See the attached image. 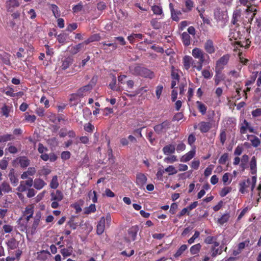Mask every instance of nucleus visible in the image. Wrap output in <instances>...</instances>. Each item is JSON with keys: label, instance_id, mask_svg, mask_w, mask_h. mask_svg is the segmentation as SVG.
Returning <instances> with one entry per match:
<instances>
[{"label": "nucleus", "instance_id": "1", "mask_svg": "<svg viewBox=\"0 0 261 261\" xmlns=\"http://www.w3.org/2000/svg\"><path fill=\"white\" fill-rule=\"evenodd\" d=\"M256 182V175L252 176L250 178H247L241 181L239 184L240 192L244 194L249 191H253Z\"/></svg>", "mask_w": 261, "mask_h": 261}, {"label": "nucleus", "instance_id": "2", "mask_svg": "<svg viewBox=\"0 0 261 261\" xmlns=\"http://www.w3.org/2000/svg\"><path fill=\"white\" fill-rule=\"evenodd\" d=\"M129 70L132 74L135 75H140L150 79H152L154 76L153 72L144 66H129Z\"/></svg>", "mask_w": 261, "mask_h": 261}, {"label": "nucleus", "instance_id": "3", "mask_svg": "<svg viewBox=\"0 0 261 261\" xmlns=\"http://www.w3.org/2000/svg\"><path fill=\"white\" fill-rule=\"evenodd\" d=\"M215 18L219 21H221L224 24L227 22L228 14L226 7H219L214 13Z\"/></svg>", "mask_w": 261, "mask_h": 261}, {"label": "nucleus", "instance_id": "4", "mask_svg": "<svg viewBox=\"0 0 261 261\" xmlns=\"http://www.w3.org/2000/svg\"><path fill=\"white\" fill-rule=\"evenodd\" d=\"M96 82V79L93 77L89 84L79 89L77 91V95H79V97H83L88 94L91 91L93 87L95 85Z\"/></svg>", "mask_w": 261, "mask_h": 261}, {"label": "nucleus", "instance_id": "5", "mask_svg": "<svg viewBox=\"0 0 261 261\" xmlns=\"http://www.w3.org/2000/svg\"><path fill=\"white\" fill-rule=\"evenodd\" d=\"M170 122L165 120L160 124L155 125L153 127L154 130L158 134H161L166 133L167 130L170 128Z\"/></svg>", "mask_w": 261, "mask_h": 261}, {"label": "nucleus", "instance_id": "6", "mask_svg": "<svg viewBox=\"0 0 261 261\" xmlns=\"http://www.w3.org/2000/svg\"><path fill=\"white\" fill-rule=\"evenodd\" d=\"M33 184L32 178H28L27 180H22L20 182V185L17 188V190L19 192H23L30 189Z\"/></svg>", "mask_w": 261, "mask_h": 261}, {"label": "nucleus", "instance_id": "7", "mask_svg": "<svg viewBox=\"0 0 261 261\" xmlns=\"http://www.w3.org/2000/svg\"><path fill=\"white\" fill-rule=\"evenodd\" d=\"M147 178L144 173H138L136 174V183L140 188H143L147 182Z\"/></svg>", "mask_w": 261, "mask_h": 261}, {"label": "nucleus", "instance_id": "8", "mask_svg": "<svg viewBox=\"0 0 261 261\" xmlns=\"http://www.w3.org/2000/svg\"><path fill=\"white\" fill-rule=\"evenodd\" d=\"M192 55L195 58L199 59L201 62H203L205 56H207L202 50L198 48H195L193 49Z\"/></svg>", "mask_w": 261, "mask_h": 261}, {"label": "nucleus", "instance_id": "9", "mask_svg": "<svg viewBox=\"0 0 261 261\" xmlns=\"http://www.w3.org/2000/svg\"><path fill=\"white\" fill-rule=\"evenodd\" d=\"M18 163L22 168H26L30 164V160L25 156H22L16 159Z\"/></svg>", "mask_w": 261, "mask_h": 261}, {"label": "nucleus", "instance_id": "10", "mask_svg": "<svg viewBox=\"0 0 261 261\" xmlns=\"http://www.w3.org/2000/svg\"><path fill=\"white\" fill-rule=\"evenodd\" d=\"M8 177H9L11 183L14 186H16L18 183V179L17 175L15 174V170L14 168H11L8 174Z\"/></svg>", "mask_w": 261, "mask_h": 261}, {"label": "nucleus", "instance_id": "11", "mask_svg": "<svg viewBox=\"0 0 261 261\" xmlns=\"http://www.w3.org/2000/svg\"><path fill=\"white\" fill-rule=\"evenodd\" d=\"M105 228V219L104 217H102L99 222H98V224L97 225V228H96V233L98 235L101 234Z\"/></svg>", "mask_w": 261, "mask_h": 261}, {"label": "nucleus", "instance_id": "12", "mask_svg": "<svg viewBox=\"0 0 261 261\" xmlns=\"http://www.w3.org/2000/svg\"><path fill=\"white\" fill-rule=\"evenodd\" d=\"M51 200H55L57 201H61L64 198L63 193L60 190H56V191L50 193Z\"/></svg>", "mask_w": 261, "mask_h": 261}, {"label": "nucleus", "instance_id": "13", "mask_svg": "<svg viewBox=\"0 0 261 261\" xmlns=\"http://www.w3.org/2000/svg\"><path fill=\"white\" fill-rule=\"evenodd\" d=\"M169 8L171 11L172 19L174 21H178L179 20L178 16L181 15V12L179 10H175L173 5L172 3H170Z\"/></svg>", "mask_w": 261, "mask_h": 261}, {"label": "nucleus", "instance_id": "14", "mask_svg": "<svg viewBox=\"0 0 261 261\" xmlns=\"http://www.w3.org/2000/svg\"><path fill=\"white\" fill-rule=\"evenodd\" d=\"M241 10H236L233 12L232 15V18L231 20V23L236 25L237 27L239 25L238 22L240 21L241 18Z\"/></svg>", "mask_w": 261, "mask_h": 261}, {"label": "nucleus", "instance_id": "15", "mask_svg": "<svg viewBox=\"0 0 261 261\" xmlns=\"http://www.w3.org/2000/svg\"><path fill=\"white\" fill-rule=\"evenodd\" d=\"M35 173L36 169L34 167H29L27 171L23 172L21 175V178L22 179H28L29 176H33Z\"/></svg>", "mask_w": 261, "mask_h": 261}, {"label": "nucleus", "instance_id": "16", "mask_svg": "<svg viewBox=\"0 0 261 261\" xmlns=\"http://www.w3.org/2000/svg\"><path fill=\"white\" fill-rule=\"evenodd\" d=\"M162 150L164 154L165 155L172 154L175 152V146L173 144H169L164 146Z\"/></svg>", "mask_w": 261, "mask_h": 261}, {"label": "nucleus", "instance_id": "17", "mask_svg": "<svg viewBox=\"0 0 261 261\" xmlns=\"http://www.w3.org/2000/svg\"><path fill=\"white\" fill-rule=\"evenodd\" d=\"M250 173L253 175H255L257 172L256 169V159L255 156H253L250 162Z\"/></svg>", "mask_w": 261, "mask_h": 261}, {"label": "nucleus", "instance_id": "18", "mask_svg": "<svg viewBox=\"0 0 261 261\" xmlns=\"http://www.w3.org/2000/svg\"><path fill=\"white\" fill-rule=\"evenodd\" d=\"M45 182L41 178H36L33 181L34 187L37 190L42 189L45 185Z\"/></svg>", "mask_w": 261, "mask_h": 261}, {"label": "nucleus", "instance_id": "19", "mask_svg": "<svg viewBox=\"0 0 261 261\" xmlns=\"http://www.w3.org/2000/svg\"><path fill=\"white\" fill-rule=\"evenodd\" d=\"M204 49L209 54L215 52V48L212 40H207L204 44Z\"/></svg>", "mask_w": 261, "mask_h": 261}, {"label": "nucleus", "instance_id": "20", "mask_svg": "<svg viewBox=\"0 0 261 261\" xmlns=\"http://www.w3.org/2000/svg\"><path fill=\"white\" fill-rule=\"evenodd\" d=\"M138 230L139 227L137 225L133 226L129 229L128 233L133 241L136 240Z\"/></svg>", "mask_w": 261, "mask_h": 261}, {"label": "nucleus", "instance_id": "21", "mask_svg": "<svg viewBox=\"0 0 261 261\" xmlns=\"http://www.w3.org/2000/svg\"><path fill=\"white\" fill-rule=\"evenodd\" d=\"M199 129L202 133L207 132L211 127V125L210 122L202 121L199 124Z\"/></svg>", "mask_w": 261, "mask_h": 261}, {"label": "nucleus", "instance_id": "22", "mask_svg": "<svg viewBox=\"0 0 261 261\" xmlns=\"http://www.w3.org/2000/svg\"><path fill=\"white\" fill-rule=\"evenodd\" d=\"M7 245L8 249L14 250L18 247V242H17L15 238H13L8 241Z\"/></svg>", "mask_w": 261, "mask_h": 261}, {"label": "nucleus", "instance_id": "23", "mask_svg": "<svg viewBox=\"0 0 261 261\" xmlns=\"http://www.w3.org/2000/svg\"><path fill=\"white\" fill-rule=\"evenodd\" d=\"M181 73V71L175 66H172L171 77L172 80H177V82H179L180 73Z\"/></svg>", "mask_w": 261, "mask_h": 261}, {"label": "nucleus", "instance_id": "24", "mask_svg": "<svg viewBox=\"0 0 261 261\" xmlns=\"http://www.w3.org/2000/svg\"><path fill=\"white\" fill-rule=\"evenodd\" d=\"M195 155V151L191 150L183 155L181 159V161L183 162H187L191 160Z\"/></svg>", "mask_w": 261, "mask_h": 261}, {"label": "nucleus", "instance_id": "25", "mask_svg": "<svg viewBox=\"0 0 261 261\" xmlns=\"http://www.w3.org/2000/svg\"><path fill=\"white\" fill-rule=\"evenodd\" d=\"M2 192L5 193H8L12 191V188L10 184L7 181H3L1 185Z\"/></svg>", "mask_w": 261, "mask_h": 261}, {"label": "nucleus", "instance_id": "26", "mask_svg": "<svg viewBox=\"0 0 261 261\" xmlns=\"http://www.w3.org/2000/svg\"><path fill=\"white\" fill-rule=\"evenodd\" d=\"M196 105L199 111L201 113L202 115H204L206 113L207 110L206 106L202 103L201 101H197Z\"/></svg>", "mask_w": 261, "mask_h": 261}, {"label": "nucleus", "instance_id": "27", "mask_svg": "<svg viewBox=\"0 0 261 261\" xmlns=\"http://www.w3.org/2000/svg\"><path fill=\"white\" fill-rule=\"evenodd\" d=\"M84 47V44L81 43L76 45L72 46L70 50V52L71 54L75 55L79 53Z\"/></svg>", "mask_w": 261, "mask_h": 261}, {"label": "nucleus", "instance_id": "28", "mask_svg": "<svg viewBox=\"0 0 261 261\" xmlns=\"http://www.w3.org/2000/svg\"><path fill=\"white\" fill-rule=\"evenodd\" d=\"M117 79L115 75H113L112 82L109 84V87L113 91H120L119 87H116Z\"/></svg>", "mask_w": 261, "mask_h": 261}, {"label": "nucleus", "instance_id": "29", "mask_svg": "<svg viewBox=\"0 0 261 261\" xmlns=\"http://www.w3.org/2000/svg\"><path fill=\"white\" fill-rule=\"evenodd\" d=\"M181 38L183 43L186 46H188L190 44V36L187 32H184L181 34Z\"/></svg>", "mask_w": 261, "mask_h": 261}, {"label": "nucleus", "instance_id": "30", "mask_svg": "<svg viewBox=\"0 0 261 261\" xmlns=\"http://www.w3.org/2000/svg\"><path fill=\"white\" fill-rule=\"evenodd\" d=\"M201 248V245L200 243H198L191 247L190 251L192 254H196L199 252Z\"/></svg>", "mask_w": 261, "mask_h": 261}, {"label": "nucleus", "instance_id": "31", "mask_svg": "<svg viewBox=\"0 0 261 261\" xmlns=\"http://www.w3.org/2000/svg\"><path fill=\"white\" fill-rule=\"evenodd\" d=\"M41 217V215L39 214V215H37L34 219L33 223L32 224V231L34 232L39 225V222H40V219Z\"/></svg>", "mask_w": 261, "mask_h": 261}, {"label": "nucleus", "instance_id": "32", "mask_svg": "<svg viewBox=\"0 0 261 261\" xmlns=\"http://www.w3.org/2000/svg\"><path fill=\"white\" fill-rule=\"evenodd\" d=\"M188 247L186 245H182L177 250L176 253L174 254V256L175 258H177L181 256L185 251L187 249Z\"/></svg>", "mask_w": 261, "mask_h": 261}, {"label": "nucleus", "instance_id": "33", "mask_svg": "<svg viewBox=\"0 0 261 261\" xmlns=\"http://www.w3.org/2000/svg\"><path fill=\"white\" fill-rule=\"evenodd\" d=\"M59 185V184L58 180V176L57 175H55L51 179V180L49 184V187L51 189H56L58 187Z\"/></svg>", "mask_w": 261, "mask_h": 261}, {"label": "nucleus", "instance_id": "34", "mask_svg": "<svg viewBox=\"0 0 261 261\" xmlns=\"http://www.w3.org/2000/svg\"><path fill=\"white\" fill-rule=\"evenodd\" d=\"M219 243L218 242L214 243V246L211 249L212 256L213 257L216 256L217 254L221 253V250H219V248H216V247H218Z\"/></svg>", "mask_w": 261, "mask_h": 261}, {"label": "nucleus", "instance_id": "35", "mask_svg": "<svg viewBox=\"0 0 261 261\" xmlns=\"http://www.w3.org/2000/svg\"><path fill=\"white\" fill-rule=\"evenodd\" d=\"M96 211V206L95 204H91L89 206L86 207L84 209L85 214H89Z\"/></svg>", "mask_w": 261, "mask_h": 261}, {"label": "nucleus", "instance_id": "36", "mask_svg": "<svg viewBox=\"0 0 261 261\" xmlns=\"http://www.w3.org/2000/svg\"><path fill=\"white\" fill-rule=\"evenodd\" d=\"M150 24L154 29L158 30L162 27L161 23L157 20V19H152L150 21Z\"/></svg>", "mask_w": 261, "mask_h": 261}, {"label": "nucleus", "instance_id": "37", "mask_svg": "<svg viewBox=\"0 0 261 261\" xmlns=\"http://www.w3.org/2000/svg\"><path fill=\"white\" fill-rule=\"evenodd\" d=\"M14 138L11 134H6L3 136H0V142H5L8 141L13 140Z\"/></svg>", "mask_w": 261, "mask_h": 261}, {"label": "nucleus", "instance_id": "38", "mask_svg": "<svg viewBox=\"0 0 261 261\" xmlns=\"http://www.w3.org/2000/svg\"><path fill=\"white\" fill-rule=\"evenodd\" d=\"M19 6V3L17 0H9L7 2V6L8 9H10L11 7L14 8Z\"/></svg>", "mask_w": 261, "mask_h": 261}, {"label": "nucleus", "instance_id": "39", "mask_svg": "<svg viewBox=\"0 0 261 261\" xmlns=\"http://www.w3.org/2000/svg\"><path fill=\"white\" fill-rule=\"evenodd\" d=\"M151 10L155 15H161L163 13L162 8L159 6L154 5L152 6Z\"/></svg>", "mask_w": 261, "mask_h": 261}, {"label": "nucleus", "instance_id": "40", "mask_svg": "<svg viewBox=\"0 0 261 261\" xmlns=\"http://www.w3.org/2000/svg\"><path fill=\"white\" fill-rule=\"evenodd\" d=\"M51 9L56 18L59 17L60 16V11L59 10V8L56 5H51Z\"/></svg>", "mask_w": 261, "mask_h": 261}, {"label": "nucleus", "instance_id": "41", "mask_svg": "<svg viewBox=\"0 0 261 261\" xmlns=\"http://www.w3.org/2000/svg\"><path fill=\"white\" fill-rule=\"evenodd\" d=\"M107 145H108V151H107V154H108L109 160L112 159V161L114 162L115 158L113 154V150H112L111 147L110 146V141H109V142H108Z\"/></svg>", "mask_w": 261, "mask_h": 261}, {"label": "nucleus", "instance_id": "42", "mask_svg": "<svg viewBox=\"0 0 261 261\" xmlns=\"http://www.w3.org/2000/svg\"><path fill=\"white\" fill-rule=\"evenodd\" d=\"M165 171L168 172L169 175H173L177 173V170L173 166H169L168 167L165 169Z\"/></svg>", "mask_w": 261, "mask_h": 261}, {"label": "nucleus", "instance_id": "43", "mask_svg": "<svg viewBox=\"0 0 261 261\" xmlns=\"http://www.w3.org/2000/svg\"><path fill=\"white\" fill-rule=\"evenodd\" d=\"M72 252V248H63L60 251L61 253L64 257L70 256L71 255Z\"/></svg>", "mask_w": 261, "mask_h": 261}, {"label": "nucleus", "instance_id": "44", "mask_svg": "<svg viewBox=\"0 0 261 261\" xmlns=\"http://www.w3.org/2000/svg\"><path fill=\"white\" fill-rule=\"evenodd\" d=\"M228 220V214H224L218 220V223L220 225H223L225 223L227 222Z\"/></svg>", "mask_w": 261, "mask_h": 261}, {"label": "nucleus", "instance_id": "45", "mask_svg": "<svg viewBox=\"0 0 261 261\" xmlns=\"http://www.w3.org/2000/svg\"><path fill=\"white\" fill-rule=\"evenodd\" d=\"M1 112L3 115L5 116L6 117H8L9 116V114L10 112V108L9 106L5 105L1 108Z\"/></svg>", "mask_w": 261, "mask_h": 261}, {"label": "nucleus", "instance_id": "46", "mask_svg": "<svg viewBox=\"0 0 261 261\" xmlns=\"http://www.w3.org/2000/svg\"><path fill=\"white\" fill-rule=\"evenodd\" d=\"M67 36V34L64 33H61L60 35H59L57 37V40L58 42L60 43H64L66 40Z\"/></svg>", "mask_w": 261, "mask_h": 261}, {"label": "nucleus", "instance_id": "47", "mask_svg": "<svg viewBox=\"0 0 261 261\" xmlns=\"http://www.w3.org/2000/svg\"><path fill=\"white\" fill-rule=\"evenodd\" d=\"M8 147L6 149V150H7L10 153L15 154L18 152L17 148L15 146L11 145L10 143L8 144Z\"/></svg>", "mask_w": 261, "mask_h": 261}, {"label": "nucleus", "instance_id": "48", "mask_svg": "<svg viewBox=\"0 0 261 261\" xmlns=\"http://www.w3.org/2000/svg\"><path fill=\"white\" fill-rule=\"evenodd\" d=\"M92 196L91 197V199L92 200V201L94 202V203H96L97 202V193L96 191H90L89 193H88V196L90 198H91V196Z\"/></svg>", "mask_w": 261, "mask_h": 261}, {"label": "nucleus", "instance_id": "49", "mask_svg": "<svg viewBox=\"0 0 261 261\" xmlns=\"http://www.w3.org/2000/svg\"><path fill=\"white\" fill-rule=\"evenodd\" d=\"M84 130L87 132L92 133L94 129V126L91 123H88L85 124L84 126Z\"/></svg>", "mask_w": 261, "mask_h": 261}, {"label": "nucleus", "instance_id": "50", "mask_svg": "<svg viewBox=\"0 0 261 261\" xmlns=\"http://www.w3.org/2000/svg\"><path fill=\"white\" fill-rule=\"evenodd\" d=\"M249 125V123L246 120H244V124L240 128V133L242 134H244L246 133V131L247 130Z\"/></svg>", "mask_w": 261, "mask_h": 261}, {"label": "nucleus", "instance_id": "51", "mask_svg": "<svg viewBox=\"0 0 261 261\" xmlns=\"http://www.w3.org/2000/svg\"><path fill=\"white\" fill-rule=\"evenodd\" d=\"M227 63V56H224L221 57L217 62L216 65H225Z\"/></svg>", "mask_w": 261, "mask_h": 261}, {"label": "nucleus", "instance_id": "52", "mask_svg": "<svg viewBox=\"0 0 261 261\" xmlns=\"http://www.w3.org/2000/svg\"><path fill=\"white\" fill-rule=\"evenodd\" d=\"M252 145L254 147H257L260 144V140L256 136H253V138L250 140Z\"/></svg>", "mask_w": 261, "mask_h": 261}, {"label": "nucleus", "instance_id": "53", "mask_svg": "<svg viewBox=\"0 0 261 261\" xmlns=\"http://www.w3.org/2000/svg\"><path fill=\"white\" fill-rule=\"evenodd\" d=\"M228 159V154L227 153H224L219 160V163L220 164H224Z\"/></svg>", "mask_w": 261, "mask_h": 261}, {"label": "nucleus", "instance_id": "54", "mask_svg": "<svg viewBox=\"0 0 261 261\" xmlns=\"http://www.w3.org/2000/svg\"><path fill=\"white\" fill-rule=\"evenodd\" d=\"M71 153L68 151H64L61 153V157L63 160H67L70 158Z\"/></svg>", "mask_w": 261, "mask_h": 261}, {"label": "nucleus", "instance_id": "55", "mask_svg": "<svg viewBox=\"0 0 261 261\" xmlns=\"http://www.w3.org/2000/svg\"><path fill=\"white\" fill-rule=\"evenodd\" d=\"M8 166V161L5 159L2 160L0 162V169L6 170Z\"/></svg>", "mask_w": 261, "mask_h": 261}, {"label": "nucleus", "instance_id": "56", "mask_svg": "<svg viewBox=\"0 0 261 261\" xmlns=\"http://www.w3.org/2000/svg\"><path fill=\"white\" fill-rule=\"evenodd\" d=\"M200 233L198 231H196L194 235L188 240V242L189 244H191L194 242L196 239L199 237Z\"/></svg>", "mask_w": 261, "mask_h": 261}, {"label": "nucleus", "instance_id": "57", "mask_svg": "<svg viewBox=\"0 0 261 261\" xmlns=\"http://www.w3.org/2000/svg\"><path fill=\"white\" fill-rule=\"evenodd\" d=\"M13 229V227L9 224H5L3 226V229L5 233H11Z\"/></svg>", "mask_w": 261, "mask_h": 261}, {"label": "nucleus", "instance_id": "58", "mask_svg": "<svg viewBox=\"0 0 261 261\" xmlns=\"http://www.w3.org/2000/svg\"><path fill=\"white\" fill-rule=\"evenodd\" d=\"M164 161L167 163H172L177 161L176 156L172 155L170 156L165 158Z\"/></svg>", "mask_w": 261, "mask_h": 261}, {"label": "nucleus", "instance_id": "59", "mask_svg": "<svg viewBox=\"0 0 261 261\" xmlns=\"http://www.w3.org/2000/svg\"><path fill=\"white\" fill-rule=\"evenodd\" d=\"M213 168H214V166L213 165H211L208 167H207L205 169V171L204 172V176L206 177L210 176L212 174Z\"/></svg>", "mask_w": 261, "mask_h": 261}, {"label": "nucleus", "instance_id": "60", "mask_svg": "<svg viewBox=\"0 0 261 261\" xmlns=\"http://www.w3.org/2000/svg\"><path fill=\"white\" fill-rule=\"evenodd\" d=\"M193 59L190 56H186L184 58V65H190L192 64Z\"/></svg>", "mask_w": 261, "mask_h": 261}, {"label": "nucleus", "instance_id": "61", "mask_svg": "<svg viewBox=\"0 0 261 261\" xmlns=\"http://www.w3.org/2000/svg\"><path fill=\"white\" fill-rule=\"evenodd\" d=\"M34 213L33 207L31 206H27L24 212V215H30L33 216Z\"/></svg>", "mask_w": 261, "mask_h": 261}, {"label": "nucleus", "instance_id": "62", "mask_svg": "<svg viewBox=\"0 0 261 261\" xmlns=\"http://www.w3.org/2000/svg\"><path fill=\"white\" fill-rule=\"evenodd\" d=\"M163 89V86L162 85H158L156 87L155 93H156V97L158 99H159L160 98Z\"/></svg>", "mask_w": 261, "mask_h": 261}, {"label": "nucleus", "instance_id": "63", "mask_svg": "<svg viewBox=\"0 0 261 261\" xmlns=\"http://www.w3.org/2000/svg\"><path fill=\"white\" fill-rule=\"evenodd\" d=\"M36 118V116L34 115H31L27 113L25 114V119L28 122H34L35 121Z\"/></svg>", "mask_w": 261, "mask_h": 261}, {"label": "nucleus", "instance_id": "64", "mask_svg": "<svg viewBox=\"0 0 261 261\" xmlns=\"http://www.w3.org/2000/svg\"><path fill=\"white\" fill-rule=\"evenodd\" d=\"M184 117V114L182 112L177 113L173 117V121H179Z\"/></svg>", "mask_w": 261, "mask_h": 261}]
</instances>
